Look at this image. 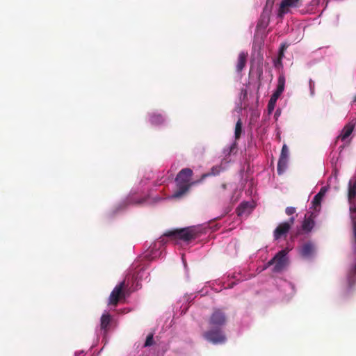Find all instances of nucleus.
I'll return each mask as SVG.
<instances>
[{
    "instance_id": "nucleus-20",
    "label": "nucleus",
    "mask_w": 356,
    "mask_h": 356,
    "mask_svg": "<svg viewBox=\"0 0 356 356\" xmlns=\"http://www.w3.org/2000/svg\"><path fill=\"white\" fill-rule=\"evenodd\" d=\"M280 97V96L279 95H277L274 92L271 95L270 99L268 103V110L270 113L274 110L277 100Z\"/></svg>"
},
{
    "instance_id": "nucleus-7",
    "label": "nucleus",
    "mask_w": 356,
    "mask_h": 356,
    "mask_svg": "<svg viewBox=\"0 0 356 356\" xmlns=\"http://www.w3.org/2000/svg\"><path fill=\"white\" fill-rule=\"evenodd\" d=\"M288 251L286 250H282L279 251L275 256V264L273 267V272L278 273L281 272L288 264V259L286 254Z\"/></svg>"
},
{
    "instance_id": "nucleus-15",
    "label": "nucleus",
    "mask_w": 356,
    "mask_h": 356,
    "mask_svg": "<svg viewBox=\"0 0 356 356\" xmlns=\"http://www.w3.org/2000/svg\"><path fill=\"white\" fill-rule=\"evenodd\" d=\"M284 86L285 77L283 74H281L278 77L277 88L274 93L279 95L280 96L284 90Z\"/></svg>"
},
{
    "instance_id": "nucleus-31",
    "label": "nucleus",
    "mask_w": 356,
    "mask_h": 356,
    "mask_svg": "<svg viewBox=\"0 0 356 356\" xmlns=\"http://www.w3.org/2000/svg\"><path fill=\"white\" fill-rule=\"evenodd\" d=\"M236 148V143H234L230 147L229 150V154H231Z\"/></svg>"
},
{
    "instance_id": "nucleus-33",
    "label": "nucleus",
    "mask_w": 356,
    "mask_h": 356,
    "mask_svg": "<svg viewBox=\"0 0 356 356\" xmlns=\"http://www.w3.org/2000/svg\"><path fill=\"white\" fill-rule=\"evenodd\" d=\"M282 60L280 59V56H278L277 59L274 61V65L275 67H277L278 65H282Z\"/></svg>"
},
{
    "instance_id": "nucleus-35",
    "label": "nucleus",
    "mask_w": 356,
    "mask_h": 356,
    "mask_svg": "<svg viewBox=\"0 0 356 356\" xmlns=\"http://www.w3.org/2000/svg\"><path fill=\"white\" fill-rule=\"evenodd\" d=\"M142 200L138 201L137 203H141Z\"/></svg>"
},
{
    "instance_id": "nucleus-6",
    "label": "nucleus",
    "mask_w": 356,
    "mask_h": 356,
    "mask_svg": "<svg viewBox=\"0 0 356 356\" xmlns=\"http://www.w3.org/2000/svg\"><path fill=\"white\" fill-rule=\"evenodd\" d=\"M125 286V281H122L119 284H118L112 291L109 297V305H117L119 300L124 298V289Z\"/></svg>"
},
{
    "instance_id": "nucleus-10",
    "label": "nucleus",
    "mask_w": 356,
    "mask_h": 356,
    "mask_svg": "<svg viewBox=\"0 0 356 356\" xmlns=\"http://www.w3.org/2000/svg\"><path fill=\"white\" fill-rule=\"evenodd\" d=\"M356 282V264L353 266L347 274L346 293H349Z\"/></svg>"
},
{
    "instance_id": "nucleus-27",
    "label": "nucleus",
    "mask_w": 356,
    "mask_h": 356,
    "mask_svg": "<svg viewBox=\"0 0 356 356\" xmlns=\"http://www.w3.org/2000/svg\"><path fill=\"white\" fill-rule=\"evenodd\" d=\"M287 48V45L286 44H282L280 47V50H279V54H278V56H280V59H282L284 56V51Z\"/></svg>"
},
{
    "instance_id": "nucleus-28",
    "label": "nucleus",
    "mask_w": 356,
    "mask_h": 356,
    "mask_svg": "<svg viewBox=\"0 0 356 356\" xmlns=\"http://www.w3.org/2000/svg\"><path fill=\"white\" fill-rule=\"evenodd\" d=\"M296 208L295 207H286V209H285V212H286V213L288 216L293 215V213H296Z\"/></svg>"
},
{
    "instance_id": "nucleus-34",
    "label": "nucleus",
    "mask_w": 356,
    "mask_h": 356,
    "mask_svg": "<svg viewBox=\"0 0 356 356\" xmlns=\"http://www.w3.org/2000/svg\"><path fill=\"white\" fill-rule=\"evenodd\" d=\"M309 87L311 90V92H314V82L312 80L309 81Z\"/></svg>"
},
{
    "instance_id": "nucleus-26",
    "label": "nucleus",
    "mask_w": 356,
    "mask_h": 356,
    "mask_svg": "<svg viewBox=\"0 0 356 356\" xmlns=\"http://www.w3.org/2000/svg\"><path fill=\"white\" fill-rule=\"evenodd\" d=\"M154 343V334L152 333L149 334L146 338L144 346L147 347L153 345Z\"/></svg>"
},
{
    "instance_id": "nucleus-22",
    "label": "nucleus",
    "mask_w": 356,
    "mask_h": 356,
    "mask_svg": "<svg viewBox=\"0 0 356 356\" xmlns=\"http://www.w3.org/2000/svg\"><path fill=\"white\" fill-rule=\"evenodd\" d=\"M242 133V121L239 118L235 125L234 137L236 140H238Z\"/></svg>"
},
{
    "instance_id": "nucleus-1",
    "label": "nucleus",
    "mask_w": 356,
    "mask_h": 356,
    "mask_svg": "<svg viewBox=\"0 0 356 356\" xmlns=\"http://www.w3.org/2000/svg\"><path fill=\"white\" fill-rule=\"evenodd\" d=\"M193 175V170L188 168H184L178 172L175 178V183L177 188L172 195L173 197H181L190 190L192 186L202 182L201 178L199 180L191 181Z\"/></svg>"
},
{
    "instance_id": "nucleus-2",
    "label": "nucleus",
    "mask_w": 356,
    "mask_h": 356,
    "mask_svg": "<svg viewBox=\"0 0 356 356\" xmlns=\"http://www.w3.org/2000/svg\"><path fill=\"white\" fill-rule=\"evenodd\" d=\"M163 236L181 239L184 241H190L196 238L197 233L194 228L186 227L168 231L163 234Z\"/></svg>"
},
{
    "instance_id": "nucleus-23",
    "label": "nucleus",
    "mask_w": 356,
    "mask_h": 356,
    "mask_svg": "<svg viewBox=\"0 0 356 356\" xmlns=\"http://www.w3.org/2000/svg\"><path fill=\"white\" fill-rule=\"evenodd\" d=\"M220 167L219 166H214L211 169V172L208 173H204L201 176V180L202 181L207 177L211 176V175H217L220 173Z\"/></svg>"
},
{
    "instance_id": "nucleus-11",
    "label": "nucleus",
    "mask_w": 356,
    "mask_h": 356,
    "mask_svg": "<svg viewBox=\"0 0 356 356\" xmlns=\"http://www.w3.org/2000/svg\"><path fill=\"white\" fill-rule=\"evenodd\" d=\"M291 228L289 227L288 223L282 222L280 223L273 232V236L275 240H277L286 235Z\"/></svg>"
},
{
    "instance_id": "nucleus-18",
    "label": "nucleus",
    "mask_w": 356,
    "mask_h": 356,
    "mask_svg": "<svg viewBox=\"0 0 356 356\" xmlns=\"http://www.w3.org/2000/svg\"><path fill=\"white\" fill-rule=\"evenodd\" d=\"M288 159L280 157L277 163V173L282 175L287 168Z\"/></svg>"
},
{
    "instance_id": "nucleus-32",
    "label": "nucleus",
    "mask_w": 356,
    "mask_h": 356,
    "mask_svg": "<svg viewBox=\"0 0 356 356\" xmlns=\"http://www.w3.org/2000/svg\"><path fill=\"white\" fill-rule=\"evenodd\" d=\"M275 257H274L273 259H271L268 263H267V267L270 266L272 265L275 266Z\"/></svg>"
},
{
    "instance_id": "nucleus-30",
    "label": "nucleus",
    "mask_w": 356,
    "mask_h": 356,
    "mask_svg": "<svg viewBox=\"0 0 356 356\" xmlns=\"http://www.w3.org/2000/svg\"><path fill=\"white\" fill-rule=\"evenodd\" d=\"M227 188V185L226 184H222L221 186H220V188H218V194H220V193L222 191H225Z\"/></svg>"
},
{
    "instance_id": "nucleus-36",
    "label": "nucleus",
    "mask_w": 356,
    "mask_h": 356,
    "mask_svg": "<svg viewBox=\"0 0 356 356\" xmlns=\"http://www.w3.org/2000/svg\"><path fill=\"white\" fill-rule=\"evenodd\" d=\"M355 100H356V97H355Z\"/></svg>"
},
{
    "instance_id": "nucleus-4",
    "label": "nucleus",
    "mask_w": 356,
    "mask_h": 356,
    "mask_svg": "<svg viewBox=\"0 0 356 356\" xmlns=\"http://www.w3.org/2000/svg\"><path fill=\"white\" fill-rule=\"evenodd\" d=\"M226 322L225 313L220 309H215L209 319V325L211 327L221 328Z\"/></svg>"
},
{
    "instance_id": "nucleus-21",
    "label": "nucleus",
    "mask_w": 356,
    "mask_h": 356,
    "mask_svg": "<svg viewBox=\"0 0 356 356\" xmlns=\"http://www.w3.org/2000/svg\"><path fill=\"white\" fill-rule=\"evenodd\" d=\"M353 232V251L356 254V213L350 214Z\"/></svg>"
},
{
    "instance_id": "nucleus-29",
    "label": "nucleus",
    "mask_w": 356,
    "mask_h": 356,
    "mask_svg": "<svg viewBox=\"0 0 356 356\" xmlns=\"http://www.w3.org/2000/svg\"><path fill=\"white\" fill-rule=\"evenodd\" d=\"M295 217L294 216H292L291 217L288 221L286 222H284L285 223H288L289 224V227L291 228V226L294 224L295 222Z\"/></svg>"
},
{
    "instance_id": "nucleus-9",
    "label": "nucleus",
    "mask_w": 356,
    "mask_h": 356,
    "mask_svg": "<svg viewBox=\"0 0 356 356\" xmlns=\"http://www.w3.org/2000/svg\"><path fill=\"white\" fill-rule=\"evenodd\" d=\"M356 124V122L353 120L349 122L347 124L344 126L340 135L337 137L338 140H341L342 141H345L353 133Z\"/></svg>"
},
{
    "instance_id": "nucleus-19",
    "label": "nucleus",
    "mask_w": 356,
    "mask_h": 356,
    "mask_svg": "<svg viewBox=\"0 0 356 356\" xmlns=\"http://www.w3.org/2000/svg\"><path fill=\"white\" fill-rule=\"evenodd\" d=\"M325 193V188H321L320 191L314 196V197L312 200V204H314V206L315 207L321 205V200H322L323 197L324 196Z\"/></svg>"
},
{
    "instance_id": "nucleus-5",
    "label": "nucleus",
    "mask_w": 356,
    "mask_h": 356,
    "mask_svg": "<svg viewBox=\"0 0 356 356\" xmlns=\"http://www.w3.org/2000/svg\"><path fill=\"white\" fill-rule=\"evenodd\" d=\"M302 2V0H282L278 9V17L280 18L283 17L285 14L289 13L291 8L300 7Z\"/></svg>"
},
{
    "instance_id": "nucleus-24",
    "label": "nucleus",
    "mask_w": 356,
    "mask_h": 356,
    "mask_svg": "<svg viewBox=\"0 0 356 356\" xmlns=\"http://www.w3.org/2000/svg\"><path fill=\"white\" fill-rule=\"evenodd\" d=\"M249 207V203L248 202H243L241 203L239 207L237 208V214L238 216H241L245 214V211Z\"/></svg>"
},
{
    "instance_id": "nucleus-17",
    "label": "nucleus",
    "mask_w": 356,
    "mask_h": 356,
    "mask_svg": "<svg viewBox=\"0 0 356 356\" xmlns=\"http://www.w3.org/2000/svg\"><path fill=\"white\" fill-rule=\"evenodd\" d=\"M314 225V221L311 215L309 217L305 218L302 222V227L303 230L306 232H310L312 229Z\"/></svg>"
},
{
    "instance_id": "nucleus-14",
    "label": "nucleus",
    "mask_w": 356,
    "mask_h": 356,
    "mask_svg": "<svg viewBox=\"0 0 356 356\" xmlns=\"http://www.w3.org/2000/svg\"><path fill=\"white\" fill-rule=\"evenodd\" d=\"M149 122L153 125H161L165 122V118L161 113H152L149 114Z\"/></svg>"
},
{
    "instance_id": "nucleus-16",
    "label": "nucleus",
    "mask_w": 356,
    "mask_h": 356,
    "mask_svg": "<svg viewBox=\"0 0 356 356\" xmlns=\"http://www.w3.org/2000/svg\"><path fill=\"white\" fill-rule=\"evenodd\" d=\"M111 321V316L108 313L103 314L101 317V329L106 331Z\"/></svg>"
},
{
    "instance_id": "nucleus-8",
    "label": "nucleus",
    "mask_w": 356,
    "mask_h": 356,
    "mask_svg": "<svg viewBox=\"0 0 356 356\" xmlns=\"http://www.w3.org/2000/svg\"><path fill=\"white\" fill-rule=\"evenodd\" d=\"M356 180H350L348 183V198L350 204V214L356 213Z\"/></svg>"
},
{
    "instance_id": "nucleus-25",
    "label": "nucleus",
    "mask_w": 356,
    "mask_h": 356,
    "mask_svg": "<svg viewBox=\"0 0 356 356\" xmlns=\"http://www.w3.org/2000/svg\"><path fill=\"white\" fill-rule=\"evenodd\" d=\"M289 152L288 147L286 144H284L282 148L281 154L280 157L289 159Z\"/></svg>"
},
{
    "instance_id": "nucleus-13",
    "label": "nucleus",
    "mask_w": 356,
    "mask_h": 356,
    "mask_svg": "<svg viewBox=\"0 0 356 356\" xmlns=\"http://www.w3.org/2000/svg\"><path fill=\"white\" fill-rule=\"evenodd\" d=\"M248 53L244 51L240 52L238 57L237 64H236V71L240 72L245 67L247 63Z\"/></svg>"
},
{
    "instance_id": "nucleus-12",
    "label": "nucleus",
    "mask_w": 356,
    "mask_h": 356,
    "mask_svg": "<svg viewBox=\"0 0 356 356\" xmlns=\"http://www.w3.org/2000/svg\"><path fill=\"white\" fill-rule=\"evenodd\" d=\"M314 245L311 242L304 243L300 250V254L305 258H310L314 252Z\"/></svg>"
},
{
    "instance_id": "nucleus-3",
    "label": "nucleus",
    "mask_w": 356,
    "mask_h": 356,
    "mask_svg": "<svg viewBox=\"0 0 356 356\" xmlns=\"http://www.w3.org/2000/svg\"><path fill=\"white\" fill-rule=\"evenodd\" d=\"M203 337L207 341L213 344L223 343L226 341L225 335L222 329L218 327H211L210 330L204 332Z\"/></svg>"
}]
</instances>
